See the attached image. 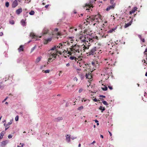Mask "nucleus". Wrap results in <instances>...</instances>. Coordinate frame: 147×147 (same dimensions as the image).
<instances>
[{"mask_svg": "<svg viewBox=\"0 0 147 147\" xmlns=\"http://www.w3.org/2000/svg\"><path fill=\"white\" fill-rule=\"evenodd\" d=\"M5 133V131H2L0 134V136L3 137V136L4 135Z\"/></svg>", "mask_w": 147, "mask_h": 147, "instance_id": "72a5a7b5", "label": "nucleus"}, {"mask_svg": "<svg viewBox=\"0 0 147 147\" xmlns=\"http://www.w3.org/2000/svg\"><path fill=\"white\" fill-rule=\"evenodd\" d=\"M137 9V7H134L133 9L132 10L129 12L130 14H131L132 13H134Z\"/></svg>", "mask_w": 147, "mask_h": 147, "instance_id": "5701e85b", "label": "nucleus"}, {"mask_svg": "<svg viewBox=\"0 0 147 147\" xmlns=\"http://www.w3.org/2000/svg\"><path fill=\"white\" fill-rule=\"evenodd\" d=\"M7 98L6 97L4 100H3V101H2V103H3L4 102H5V101L7 99Z\"/></svg>", "mask_w": 147, "mask_h": 147, "instance_id": "5fc2aeb1", "label": "nucleus"}, {"mask_svg": "<svg viewBox=\"0 0 147 147\" xmlns=\"http://www.w3.org/2000/svg\"><path fill=\"white\" fill-rule=\"evenodd\" d=\"M96 142L95 141H94L92 143H91V144H94Z\"/></svg>", "mask_w": 147, "mask_h": 147, "instance_id": "0e129e2a", "label": "nucleus"}, {"mask_svg": "<svg viewBox=\"0 0 147 147\" xmlns=\"http://www.w3.org/2000/svg\"><path fill=\"white\" fill-rule=\"evenodd\" d=\"M85 77H86V78H88V79H90L91 78L92 76L90 74H86V75H85Z\"/></svg>", "mask_w": 147, "mask_h": 147, "instance_id": "412c9836", "label": "nucleus"}, {"mask_svg": "<svg viewBox=\"0 0 147 147\" xmlns=\"http://www.w3.org/2000/svg\"><path fill=\"white\" fill-rule=\"evenodd\" d=\"M65 137L66 141L68 143L70 141V138H71L70 136L67 135Z\"/></svg>", "mask_w": 147, "mask_h": 147, "instance_id": "dca6fc26", "label": "nucleus"}, {"mask_svg": "<svg viewBox=\"0 0 147 147\" xmlns=\"http://www.w3.org/2000/svg\"><path fill=\"white\" fill-rule=\"evenodd\" d=\"M141 41H142L143 42H144L145 41V40L144 38L142 39V40Z\"/></svg>", "mask_w": 147, "mask_h": 147, "instance_id": "13d9d810", "label": "nucleus"}, {"mask_svg": "<svg viewBox=\"0 0 147 147\" xmlns=\"http://www.w3.org/2000/svg\"><path fill=\"white\" fill-rule=\"evenodd\" d=\"M93 100L95 102H97L98 101L97 99L96 98H94L93 99Z\"/></svg>", "mask_w": 147, "mask_h": 147, "instance_id": "6e6d98bb", "label": "nucleus"}, {"mask_svg": "<svg viewBox=\"0 0 147 147\" xmlns=\"http://www.w3.org/2000/svg\"><path fill=\"white\" fill-rule=\"evenodd\" d=\"M138 36L140 38V39L141 40H142V38L141 36L140 35H138Z\"/></svg>", "mask_w": 147, "mask_h": 147, "instance_id": "603ef678", "label": "nucleus"}, {"mask_svg": "<svg viewBox=\"0 0 147 147\" xmlns=\"http://www.w3.org/2000/svg\"><path fill=\"white\" fill-rule=\"evenodd\" d=\"M109 134L110 135V136H111L112 135V134L111 133L110 131H109Z\"/></svg>", "mask_w": 147, "mask_h": 147, "instance_id": "e2e57ef3", "label": "nucleus"}, {"mask_svg": "<svg viewBox=\"0 0 147 147\" xmlns=\"http://www.w3.org/2000/svg\"><path fill=\"white\" fill-rule=\"evenodd\" d=\"M82 45L84 46L83 48H84V49H88L89 48V47L90 46V45L88 43H83L82 44Z\"/></svg>", "mask_w": 147, "mask_h": 147, "instance_id": "9b49d317", "label": "nucleus"}, {"mask_svg": "<svg viewBox=\"0 0 147 147\" xmlns=\"http://www.w3.org/2000/svg\"><path fill=\"white\" fill-rule=\"evenodd\" d=\"M84 100V102H85L86 100V99H84V98H83L82 99V102Z\"/></svg>", "mask_w": 147, "mask_h": 147, "instance_id": "052dcab7", "label": "nucleus"}, {"mask_svg": "<svg viewBox=\"0 0 147 147\" xmlns=\"http://www.w3.org/2000/svg\"><path fill=\"white\" fill-rule=\"evenodd\" d=\"M18 3L17 1L16 0H15L13 2L12 6L13 7H15L18 5Z\"/></svg>", "mask_w": 147, "mask_h": 147, "instance_id": "4468645a", "label": "nucleus"}, {"mask_svg": "<svg viewBox=\"0 0 147 147\" xmlns=\"http://www.w3.org/2000/svg\"><path fill=\"white\" fill-rule=\"evenodd\" d=\"M74 81H76V82L77 81H78V79H77V78L76 77H75L74 78Z\"/></svg>", "mask_w": 147, "mask_h": 147, "instance_id": "a18cd8bd", "label": "nucleus"}, {"mask_svg": "<svg viewBox=\"0 0 147 147\" xmlns=\"http://www.w3.org/2000/svg\"><path fill=\"white\" fill-rule=\"evenodd\" d=\"M115 6V5L114 4L111 5L108 7L106 9L107 11H108L109 10L111 9H113L114 8Z\"/></svg>", "mask_w": 147, "mask_h": 147, "instance_id": "f3484780", "label": "nucleus"}, {"mask_svg": "<svg viewBox=\"0 0 147 147\" xmlns=\"http://www.w3.org/2000/svg\"><path fill=\"white\" fill-rule=\"evenodd\" d=\"M92 65L93 66H94V64H95V63L94 62H92Z\"/></svg>", "mask_w": 147, "mask_h": 147, "instance_id": "69168bd1", "label": "nucleus"}, {"mask_svg": "<svg viewBox=\"0 0 147 147\" xmlns=\"http://www.w3.org/2000/svg\"><path fill=\"white\" fill-rule=\"evenodd\" d=\"M70 51H68V53L70 54L71 55L72 54H74L75 55H77L78 53H80L81 52L80 51H77L71 48L70 49Z\"/></svg>", "mask_w": 147, "mask_h": 147, "instance_id": "39448f33", "label": "nucleus"}, {"mask_svg": "<svg viewBox=\"0 0 147 147\" xmlns=\"http://www.w3.org/2000/svg\"><path fill=\"white\" fill-rule=\"evenodd\" d=\"M91 4H89L88 3H86L85 5L84 6V9H86V10H89V9L92 8L93 7L91 5Z\"/></svg>", "mask_w": 147, "mask_h": 147, "instance_id": "0eeeda50", "label": "nucleus"}, {"mask_svg": "<svg viewBox=\"0 0 147 147\" xmlns=\"http://www.w3.org/2000/svg\"><path fill=\"white\" fill-rule=\"evenodd\" d=\"M8 141L6 140L3 141L1 142V147H4L8 143Z\"/></svg>", "mask_w": 147, "mask_h": 147, "instance_id": "ddd939ff", "label": "nucleus"}, {"mask_svg": "<svg viewBox=\"0 0 147 147\" xmlns=\"http://www.w3.org/2000/svg\"><path fill=\"white\" fill-rule=\"evenodd\" d=\"M58 29L57 28H56L55 29L53 32L51 34H54L53 36H56L57 38H58L59 36H60V33L58 32Z\"/></svg>", "mask_w": 147, "mask_h": 147, "instance_id": "423d86ee", "label": "nucleus"}, {"mask_svg": "<svg viewBox=\"0 0 147 147\" xmlns=\"http://www.w3.org/2000/svg\"><path fill=\"white\" fill-rule=\"evenodd\" d=\"M13 119L10 120L9 122H8L7 124H4V125L5 127V131L9 127V126L12 123Z\"/></svg>", "mask_w": 147, "mask_h": 147, "instance_id": "1a4fd4ad", "label": "nucleus"}, {"mask_svg": "<svg viewBox=\"0 0 147 147\" xmlns=\"http://www.w3.org/2000/svg\"><path fill=\"white\" fill-rule=\"evenodd\" d=\"M71 139L72 140H74L75 139H76L77 138V137L76 136H71Z\"/></svg>", "mask_w": 147, "mask_h": 147, "instance_id": "4c0bfd02", "label": "nucleus"}, {"mask_svg": "<svg viewBox=\"0 0 147 147\" xmlns=\"http://www.w3.org/2000/svg\"><path fill=\"white\" fill-rule=\"evenodd\" d=\"M100 97H102V98H105V96L102 95H100Z\"/></svg>", "mask_w": 147, "mask_h": 147, "instance_id": "4d7b16f0", "label": "nucleus"}, {"mask_svg": "<svg viewBox=\"0 0 147 147\" xmlns=\"http://www.w3.org/2000/svg\"><path fill=\"white\" fill-rule=\"evenodd\" d=\"M74 38V37H70L69 38V39L70 40H71V41L72 40L73 41V39Z\"/></svg>", "mask_w": 147, "mask_h": 147, "instance_id": "c03bdc74", "label": "nucleus"}, {"mask_svg": "<svg viewBox=\"0 0 147 147\" xmlns=\"http://www.w3.org/2000/svg\"><path fill=\"white\" fill-rule=\"evenodd\" d=\"M78 27L79 28H82V25L81 24H80V25H79L78 26Z\"/></svg>", "mask_w": 147, "mask_h": 147, "instance_id": "09e8293b", "label": "nucleus"}, {"mask_svg": "<svg viewBox=\"0 0 147 147\" xmlns=\"http://www.w3.org/2000/svg\"><path fill=\"white\" fill-rule=\"evenodd\" d=\"M18 51L19 52L22 51L23 50V45H21L18 49Z\"/></svg>", "mask_w": 147, "mask_h": 147, "instance_id": "b1692460", "label": "nucleus"}, {"mask_svg": "<svg viewBox=\"0 0 147 147\" xmlns=\"http://www.w3.org/2000/svg\"><path fill=\"white\" fill-rule=\"evenodd\" d=\"M20 146L18 145L17 147H23L24 145V144L23 143H20Z\"/></svg>", "mask_w": 147, "mask_h": 147, "instance_id": "c9c22d12", "label": "nucleus"}, {"mask_svg": "<svg viewBox=\"0 0 147 147\" xmlns=\"http://www.w3.org/2000/svg\"><path fill=\"white\" fill-rule=\"evenodd\" d=\"M9 23L10 24L13 25L14 24V22L13 20H11L9 21Z\"/></svg>", "mask_w": 147, "mask_h": 147, "instance_id": "7c9ffc66", "label": "nucleus"}, {"mask_svg": "<svg viewBox=\"0 0 147 147\" xmlns=\"http://www.w3.org/2000/svg\"><path fill=\"white\" fill-rule=\"evenodd\" d=\"M102 103L104 105H108V104L107 103V102L106 101H103Z\"/></svg>", "mask_w": 147, "mask_h": 147, "instance_id": "f704fd0d", "label": "nucleus"}, {"mask_svg": "<svg viewBox=\"0 0 147 147\" xmlns=\"http://www.w3.org/2000/svg\"><path fill=\"white\" fill-rule=\"evenodd\" d=\"M114 1V0H110V3L111 4H113Z\"/></svg>", "mask_w": 147, "mask_h": 147, "instance_id": "79ce46f5", "label": "nucleus"}, {"mask_svg": "<svg viewBox=\"0 0 147 147\" xmlns=\"http://www.w3.org/2000/svg\"><path fill=\"white\" fill-rule=\"evenodd\" d=\"M42 58L41 56L38 57L36 59L35 61L36 63H37Z\"/></svg>", "mask_w": 147, "mask_h": 147, "instance_id": "4be33fe9", "label": "nucleus"}, {"mask_svg": "<svg viewBox=\"0 0 147 147\" xmlns=\"http://www.w3.org/2000/svg\"><path fill=\"white\" fill-rule=\"evenodd\" d=\"M36 46L35 45L34 47H32L31 49V53H32V52H33L34 51V50L36 48Z\"/></svg>", "mask_w": 147, "mask_h": 147, "instance_id": "473e14b6", "label": "nucleus"}, {"mask_svg": "<svg viewBox=\"0 0 147 147\" xmlns=\"http://www.w3.org/2000/svg\"><path fill=\"white\" fill-rule=\"evenodd\" d=\"M30 36L31 37L32 39L34 38L36 40H37V38H38V36H36L35 34L33 32H31L30 33Z\"/></svg>", "mask_w": 147, "mask_h": 147, "instance_id": "f8f14e48", "label": "nucleus"}, {"mask_svg": "<svg viewBox=\"0 0 147 147\" xmlns=\"http://www.w3.org/2000/svg\"><path fill=\"white\" fill-rule=\"evenodd\" d=\"M89 19L92 21L93 23H94V26L95 25L96 23L100 22L101 20L100 15L99 14L96 15L94 17H90L87 20H88Z\"/></svg>", "mask_w": 147, "mask_h": 147, "instance_id": "20e7f679", "label": "nucleus"}, {"mask_svg": "<svg viewBox=\"0 0 147 147\" xmlns=\"http://www.w3.org/2000/svg\"><path fill=\"white\" fill-rule=\"evenodd\" d=\"M65 46V45L64 44L60 43L58 45L55 46L49 50L48 55L49 59L48 62H50L52 61L56 58L58 52H62V51H61L59 49H61L64 48Z\"/></svg>", "mask_w": 147, "mask_h": 147, "instance_id": "f257e3e1", "label": "nucleus"}, {"mask_svg": "<svg viewBox=\"0 0 147 147\" xmlns=\"http://www.w3.org/2000/svg\"><path fill=\"white\" fill-rule=\"evenodd\" d=\"M84 34H80L78 36L76 40H78V41L79 42H83L84 43L85 42L89 44L93 41V38L89 35L87 36L86 38Z\"/></svg>", "mask_w": 147, "mask_h": 147, "instance_id": "f03ea898", "label": "nucleus"}, {"mask_svg": "<svg viewBox=\"0 0 147 147\" xmlns=\"http://www.w3.org/2000/svg\"><path fill=\"white\" fill-rule=\"evenodd\" d=\"M132 23V20L129 23H128L127 24H126L125 25V26H124L125 28H127V27H128V26H130L131 24Z\"/></svg>", "mask_w": 147, "mask_h": 147, "instance_id": "aec40b11", "label": "nucleus"}, {"mask_svg": "<svg viewBox=\"0 0 147 147\" xmlns=\"http://www.w3.org/2000/svg\"><path fill=\"white\" fill-rule=\"evenodd\" d=\"M108 88H109L111 90L113 89L112 87L110 86H108Z\"/></svg>", "mask_w": 147, "mask_h": 147, "instance_id": "8fccbe9b", "label": "nucleus"}, {"mask_svg": "<svg viewBox=\"0 0 147 147\" xmlns=\"http://www.w3.org/2000/svg\"><path fill=\"white\" fill-rule=\"evenodd\" d=\"M3 33L2 32H0V36H2L3 35Z\"/></svg>", "mask_w": 147, "mask_h": 147, "instance_id": "bf43d9fd", "label": "nucleus"}, {"mask_svg": "<svg viewBox=\"0 0 147 147\" xmlns=\"http://www.w3.org/2000/svg\"><path fill=\"white\" fill-rule=\"evenodd\" d=\"M70 59L72 60H74L75 59V57L74 56L70 57Z\"/></svg>", "mask_w": 147, "mask_h": 147, "instance_id": "a19ab883", "label": "nucleus"}, {"mask_svg": "<svg viewBox=\"0 0 147 147\" xmlns=\"http://www.w3.org/2000/svg\"><path fill=\"white\" fill-rule=\"evenodd\" d=\"M85 74L84 72L79 73V75L80 77L81 80H82L84 78Z\"/></svg>", "mask_w": 147, "mask_h": 147, "instance_id": "2eb2a0df", "label": "nucleus"}, {"mask_svg": "<svg viewBox=\"0 0 147 147\" xmlns=\"http://www.w3.org/2000/svg\"><path fill=\"white\" fill-rule=\"evenodd\" d=\"M21 23L22 25V26H25L26 23H25V21L24 20H22L21 21Z\"/></svg>", "mask_w": 147, "mask_h": 147, "instance_id": "a878e982", "label": "nucleus"}, {"mask_svg": "<svg viewBox=\"0 0 147 147\" xmlns=\"http://www.w3.org/2000/svg\"><path fill=\"white\" fill-rule=\"evenodd\" d=\"M49 6V5H47L45 6V7L46 8H47V7H48Z\"/></svg>", "mask_w": 147, "mask_h": 147, "instance_id": "680f3d73", "label": "nucleus"}, {"mask_svg": "<svg viewBox=\"0 0 147 147\" xmlns=\"http://www.w3.org/2000/svg\"><path fill=\"white\" fill-rule=\"evenodd\" d=\"M99 109L101 110V112H102L105 110V109L104 107H102V106H100L99 108Z\"/></svg>", "mask_w": 147, "mask_h": 147, "instance_id": "bb28decb", "label": "nucleus"}, {"mask_svg": "<svg viewBox=\"0 0 147 147\" xmlns=\"http://www.w3.org/2000/svg\"><path fill=\"white\" fill-rule=\"evenodd\" d=\"M81 144H79V145H78V147H81Z\"/></svg>", "mask_w": 147, "mask_h": 147, "instance_id": "774afa93", "label": "nucleus"}, {"mask_svg": "<svg viewBox=\"0 0 147 147\" xmlns=\"http://www.w3.org/2000/svg\"><path fill=\"white\" fill-rule=\"evenodd\" d=\"M9 3L8 2H6L5 3V6L7 7H8L9 6Z\"/></svg>", "mask_w": 147, "mask_h": 147, "instance_id": "e433bc0d", "label": "nucleus"}, {"mask_svg": "<svg viewBox=\"0 0 147 147\" xmlns=\"http://www.w3.org/2000/svg\"><path fill=\"white\" fill-rule=\"evenodd\" d=\"M66 66L67 67H69L70 66V64L69 63H67L66 64Z\"/></svg>", "mask_w": 147, "mask_h": 147, "instance_id": "3c124183", "label": "nucleus"}, {"mask_svg": "<svg viewBox=\"0 0 147 147\" xmlns=\"http://www.w3.org/2000/svg\"><path fill=\"white\" fill-rule=\"evenodd\" d=\"M19 119V117L18 116H17L15 118V120L16 121H18V120Z\"/></svg>", "mask_w": 147, "mask_h": 147, "instance_id": "58836bf2", "label": "nucleus"}, {"mask_svg": "<svg viewBox=\"0 0 147 147\" xmlns=\"http://www.w3.org/2000/svg\"><path fill=\"white\" fill-rule=\"evenodd\" d=\"M8 138L9 139L11 138H12V136L11 134H9L8 136Z\"/></svg>", "mask_w": 147, "mask_h": 147, "instance_id": "49530a36", "label": "nucleus"}, {"mask_svg": "<svg viewBox=\"0 0 147 147\" xmlns=\"http://www.w3.org/2000/svg\"><path fill=\"white\" fill-rule=\"evenodd\" d=\"M100 137H101V138H103V136L102 135H100Z\"/></svg>", "mask_w": 147, "mask_h": 147, "instance_id": "338daca9", "label": "nucleus"}, {"mask_svg": "<svg viewBox=\"0 0 147 147\" xmlns=\"http://www.w3.org/2000/svg\"><path fill=\"white\" fill-rule=\"evenodd\" d=\"M22 11V10L21 8H20L16 10V13L19 15V14L21 13Z\"/></svg>", "mask_w": 147, "mask_h": 147, "instance_id": "a211bd4d", "label": "nucleus"}, {"mask_svg": "<svg viewBox=\"0 0 147 147\" xmlns=\"http://www.w3.org/2000/svg\"><path fill=\"white\" fill-rule=\"evenodd\" d=\"M34 12L33 11H31L30 12H29V14L31 15H34Z\"/></svg>", "mask_w": 147, "mask_h": 147, "instance_id": "c85d7f7f", "label": "nucleus"}, {"mask_svg": "<svg viewBox=\"0 0 147 147\" xmlns=\"http://www.w3.org/2000/svg\"><path fill=\"white\" fill-rule=\"evenodd\" d=\"M96 51V48L94 47L90 50L88 52V54L89 55H93L95 53V52Z\"/></svg>", "mask_w": 147, "mask_h": 147, "instance_id": "6e6552de", "label": "nucleus"}, {"mask_svg": "<svg viewBox=\"0 0 147 147\" xmlns=\"http://www.w3.org/2000/svg\"><path fill=\"white\" fill-rule=\"evenodd\" d=\"M71 28L74 29V30L75 31H77V29L76 28H75V27H73Z\"/></svg>", "mask_w": 147, "mask_h": 147, "instance_id": "864d4df0", "label": "nucleus"}, {"mask_svg": "<svg viewBox=\"0 0 147 147\" xmlns=\"http://www.w3.org/2000/svg\"><path fill=\"white\" fill-rule=\"evenodd\" d=\"M71 48L77 51H80L81 52V50L80 49V47L78 45H75Z\"/></svg>", "mask_w": 147, "mask_h": 147, "instance_id": "9d476101", "label": "nucleus"}, {"mask_svg": "<svg viewBox=\"0 0 147 147\" xmlns=\"http://www.w3.org/2000/svg\"><path fill=\"white\" fill-rule=\"evenodd\" d=\"M146 52H147V48H146V50H145V51H144V54L145 55H146V54H146Z\"/></svg>", "mask_w": 147, "mask_h": 147, "instance_id": "de8ad7c7", "label": "nucleus"}, {"mask_svg": "<svg viewBox=\"0 0 147 147\" xmlns=\"http://www.w3.org/2000/svg\"><path fill=\"white\" fill-rule=\"evenodd\" d=\"M101 88L104 91H106L107 90V87L105 86L104 87H102Z\"/></svg>", "mask_w": 147, "mask_h": 147, "instance_id": "cd10ccee", "label": "nucleus"}, {"mask_svg": "<svg viewBox=\"0 0 147 147\" xmlns=\"http://www.w3.org/2000/svg\"><path fill=\"white\" fill-rule=\"evenodd\" d=\"M48 33V34L50 35L49 36L47 39H45V44H47V43L50 42L52 40V38L53 37H56V36H53L54 34H50L49 32H48V29L46 28H45L43 29L42 31V35L46 34Z\"/></svg>", "mask_w": 147, "mask_h": 147, "instance_id": "7ed1b4c3", "label": "nucleus"}, {"mask_svg": "<svg viewBox=\"0 0 147 147\" xmlns=\"http://www.w3.org/2000/svg\"><path fill=\"white\" fill-rule=\"evenodd\" d=\"M49 71L50 70H45L44 72L46 73H49Z\"/></svg>", "mask_w": 147, "mask_h": 147, "instance_id": "ea45409f", "label": "nucleus"}, {"mask_svg": "<svg viewBox=\"0 0 147 147\" xmlns=\"http://www.w3.org/2000/svg\"><path fill=\"white\" fill-rule=\"evenodd\" d=\"M3 87L4 86L2 84V82H0V88H3Z\"/></svg>", "mask_w": 147, "mask_h": 147, "instance_id": "2f4dec72", "label": "nucleus"}, {"mask_svg": "<svg viewBox=\"0 0 147 147\" xmlns=\"http://www.w3.org/2000/svg\"><path fill=\"white\" fill-rule=\"evenodd\" d=\"M62 119L63 118L62 117H59L55 118L54 119V121H59L60 120H62Z\"/></svg>", "mask_w": 147, "mask_h": 147, "instance_id": "6ab92c4d", "label": "nucleus"}, {"mask_svg": "<svg viewBox=\"0 0 147 147\" xmlns=\"http://www.w3.org/2000/svg\"><path fill=\"white\" fill-rule=\"evenodd\" d=\"M83 91V89L82 88H80L79 90V93H81V92Z\"/></svg>", "mask_w": 147, "mask_h": 147, "instance_id": "37998d69", "label": "nucleus"}, {"mask_svg": "<svg viewBox=\"0 0 147 147\" xmlns=\"http://www.w3.org/2000/svg\"><path fill=\"white\" fill-rule=\"evenodd\" d=\"M116 29H117V27H116L114 28H113L109 30L108 31V32L110 33H112Z\"/></svg>", "mask_w": 147, "mask_h": 147, "instance_id": "393cba45", "label": "nucleus"}, {"mask_svg": "<svg viewBox=\"0 0 147 147\" xmlns=\"http://www.w3.org/2000/svg\"><path fill=\"white\" fill-rule=\"evenodd\" d=\"M83 109V107L82 106H81L80 107H79L78 109V110H81L82 109Z\"/></svg>", "mask_w": 147, "mask_h": 147, "instance_id": "c756f323", "label": "nucleus"}]
</instances>
